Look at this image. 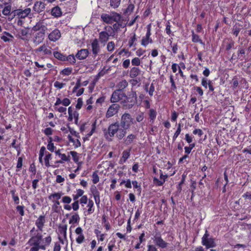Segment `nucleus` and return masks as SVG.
I'll list each match as a JSON object with an SVG mask.
<instances>
[{"instance_id":"64","label":"nucleus","mask_w":251,"mask_h":251,"mask_svg":"<svg viewBox=\"0 0 251 251\" xmlns=\"http://www.w3.org/2000/svg\"><path fill=\"white\" fill-rule=\"evenodd\" d=\"M147 251H158L157 249L154 245H148Z\"/></svg>"},{"instance_id":"53","label":"nucleus","mask_w":251,"mask_h":251,"mask_svg":"<svg viewBox=\"0 0 251 251\" xmlns=\"http://www.w3.org/2000/svg\"><path fill=\"white\" fill-rule=\"evenodd\" d=\"M170 81L171 83V90L173 91L176 90V86L173 75H171L170 76Z\"/></svg>"},{"instance_id":"9","label":"nucleus","mask_w":251,"mask_h":251,"mask_svg":"<svg viewBox=\"0 0 251 251\" xmlns=\"http://www.w3.org/2000/svg\"><path fill=\"white\" fill-rule=\"evenodd\" d=\"M147 30L146 34L142 38L141 40V45L144 47H146L149 44L152 43L153 41L151 38V25H149L147 27Z\"/></svg>"},{"instance_id":"60","label":"nucleus","mask_w":251,"mask_h":251,"mask_svg":"<svg viewBox=\"0 0 251 251\" xmlns=\"http://www.w3.org/2000/svg\"><path fill=\"white\" fill-rule=\"evenodd\" d=\"M82 85L81 83V80L80 78L77 80V81L75 84V86L74 87L73 89V92L74 93Z\"/></svg>"},{"instance_id":"54","label":"nucleus","mask_w":251,"mask_h":251,"mask_svg":"<svg viewBox=\"0 0 251 251\" xmlns=\"http://www.w3.org/2000/svg\"><path fill=\"white\" fill-rule=\"evenodd\" d=\"M131 64L133 66H139L141 64L140 59L138 57H135L132 59Z\"/></svg>"},{"instance_id":"43","label":"nucleus","mask_w":251,"mask_h":251,"mask_svg":"<svg viewBox=\"0 0 251 251\" xmlns=\"http://www.w3.org/2000/svg\"><path fill=\"white\" fill-rule=\"evenodd\" d=\"M134 7V5L133 4H129L125 10V13L128 15L130 14L133 12Z\"/></svg>"},{"instance_id":"47","label":"nucleus","mask_w":251,"mask_h":251,"mask_svg":"<svg viewBox=\"0 0 251 251\" xmlns=\"http://www.w3.org/2000/svg\"><path fill=\"white\" fill-rule=\"evenodd\" d=\"M120 2L121 0H110V5L115 8L119 6Z\"/></svg>"},{"instance_id":"37","label":"nucleus","mask_w":251,"mask_h":251,"mask_svg":"<svg viewBox=\"0 0 251 251\" xmlns=\"http://www.w3.org/2000/svg\"><path fill=\"white\" fill-rule=\"evenodd\" d=\"M110 15L111 16V19L112 22H118L119 21L121 18V16L120 14L116 13V12H112L110 13Z\"/></svg>"},{"instance_id":"19","label":"nucleus","mask_w":251,"mask_h":251,"mask_svg":"<svg viewBox=\"0 0 251 251\" xmlns=\"http://www.w3.org/2000/svg\"><path fill=\"white\" fill-rule=\"evenodd\" d=\"M29 29L28 28H20L18 30L17 37L23 40L26 39L28 37Z\"/></svg>"},{"instance_id":"25","label":"nucleus","mask_w":251,"mask_h":251,"mask_svg":"<svg viewBox=\"0 0 251 251\" xmlns=\"http://www.w3.org/2000/svg\"><path fill=\"white\" fill-rule=\"evenodd\" d=\"M130 150H126L123 151L122 153V156L120 160V164H123L124 163L126 162V160L130 156Z\"/></svg>"},{"instance_id":"30","label":"nucleus","mask_w":251,"mask_h":251,"mask_svg":"<svg viewBox=\"0 0 251 251\" xmlns=\"http://www.w3.org/2000/svg\"><path fill=\"white\" fill-rule=\"evenodd\" d=\"M101 20L107 24H111L113 23L111 19V16L110 14L103 13L101 15Z\"/></svg>"},{"instance_id":"61","label":"nucleus","mask_w":251,"mask_h":251,"mask_svg":"<svg viewBox=\"0 0 251 251\" xmlns=\"http://www.w3.org/2000/svg\"><path fill=\"white\" fill-rule=\"evenodd\" d=\"M54 109L60 113L66 114L67 108L65 107L58 106L55 107Z\"/></svg>"},{"instance_id":"10","label":"nucleus","mask_w":251,"mask_h":251,"mask_svg":"<svg viewBox=\"0 0 251 251\" xmlns=\"http://www.w3.org/2000/svg\"><path fill=\"white\" fill-rule=\"evenodd\" d=\"M126 97L125 93H121L119 90H115L112 93L110 101L112 103H116L122 99V97Z\"/></svg>"},{"instance_id":"35","label":"nucleus","mask_w":251,"mask_h":251,"mask_svg":"<svg viewBox=\"0 0 251 251\" xmlns=\"http://www.w3.org/2000/svg\"><path fill=\"white\" fill-rule=\"evenodd\" d=\"M53 55L56 59L61 60L65 61L66 56L58 51H54L53 52Z\"/></svg>"},{"instance_id":"3","label":"nucleus","mask_w":251,"mask_h":251,"mask_svg":"<svg viewBox=\"0 0 251 251\" xmlns=\"http://www.w3.org/2000/svg\"><path fill=\"white\" fill-rule=\"evenodd\" d=\"M133 123V118L127 113L123 114L121 118L120 126L122 128L129 129Z\"/></svg>"},{"instance_id":"41","label":"nucleus","mask_w":251,"mask_h":251,"mask_svg":"<svg viewBox=\"0 0 251 251\" xmlns=\"http://www.w3.org/2000/svg\"><path fill=\"white\" fill-rule=\"evenodd\" d=\"M104 32H107V33L110 36H113L114 35V31L113 28L111 26H106L104 28Z\"/></svg>"},{"instance_id":"46","label":"nucleus","mask_w":251,"mask_h":251,"mask_svg":"<svg viewBox=\"0 0 251 251\" xmlns=\"http://www.w3.org/2000/svg\"><path fill=\"white\" fill-rule=\"evenodd\" d=\"M125 184V186L127 188H131V181L129 179H127V180H122L121 182L120 185L121 186L123 184Z\"/></svg>"},{"instance_id":"7","label":"nucleus","mask_w":251,"mask_h":251,"mask_svg":"<svg viewBox=\"0 0 251 251\" xmlns=\"http://www.w3.org/2000/svg\"><path fill=\"white\" fill-rule=\"evenodd\" d=\"M14 16H17L20 19H24L26 17L30 16L31 17V9L30 8H25L24 10L21 9H16L13 11Z\"/></svg>"},{"instance_id":"33","label":"nucleus","mask_w":251,"mask_h":251,"mask_svg":"<svg viewBox=\"0 0 251 251\" xmlns=\"http://www.w3.org/2000/svg\"><path fill=\"white\" fill-rule=\"evenodd\" d=\"M192 41L194 43H200L201 45H204L203 42L202 41V40L200 39V36L195 34L194 31L192 32Z\"/></svg>"},{"instance_id":"13","label":"nucleus","mask_w":251,"mask_h":251,"mask_svg":"<svg viewBox=\"0 0 251 251\" xmlns=\"http://www.w3.org/2000/svg\"><path fill=\"white\" fill-rule=\"evenodd\" d=\"M42 238L41 234H37L32 236L28 241L27 244L30 246H38L40 245V242Z\"/></svg>"},{"instance_id":"20","label":"nucleus","mask_w":251,"mask_h":251,"mask_svg":"<svg viewBox=\"0 0 251 251\" xmlns=\"http://www.w3.org/2000/svg\"><path fill=\"white\" fill-rule=\"evenodd\" d=\"M89 54V51L87 49H81L78 50L75 57L79 60L85 59Z\"/></svg>"},{"instance_id":"22","label":"nucleus","mask_w":251,"mask_h":251,"mask_svg":"<svg viewBox=\"0 0 251 251\" xmlns=\"http://www.w3.org/2000/svg\"><path fill=\"white\" fill-rule=\"evenodd\" d=\"M68 120L72 121L73 118L78 119L79 114L76 111H73L71 106L68 108Z\"/></svg>"},{"instance_id":"21","label":"nucleus","mask_w":251,"mask_h":251,"mask_svg":"<svg viewBox=\"0 0 251 251\" xmlns=\"http://www.w3.org/2000/svg\"><path fill=\"white\" fill-rule=\"evenodd\" d=\"M136 138V135L134 134L131 133L128 134L126 137L124 138V143L126 145L131 144Z\"/></svg>"},{"instance_id":"39","label":"nucleus","mask_w":251,"mask_h":251,"mask_svg":"<svg viewBox=\"0 0 251 251\" xmlns=\"http://www.w3.org/2000/svg\"><path fill=\"white\" fill-rule=\"evenodd\" d=\"M157 113L155 110L153 109H151L149 110V116L151 119V121H153L156 117Z\"/></svg>"},{"instance_id":"31","label":"nucleus","mask_w":251,"mask_h":251,"mask_svg":"<svg viewBox=\"0 0 251 251\" xmlns=\"http://www.w3.org/2000/svg\"><path fill=\"white\" fill-rule=\"evenodd\" d=\"M84 193V191L83 190L80 189H77L76 191V194L72 195L73 200L78 201V199L80 197H82Z\"/></svg>"},{"instance_id":"8","label":"nucleus","mask_w":251,"mask_h":251,"mask_svg":"<svg viewBox=\"0 0 251 251\" xmlns=\"http://www.w3.org/2000/svg\"><path fill=\"white\" fill-rule=\"evenodd\" d=\"M120 108L119 104L117 103H113L110 105L108 107L105 114V117L107 118H109L116 115L119 111Z\"/></svg>"},{"instance_id":"49","label":"nucleus","mask_w":251,"mask_h":251,"mask_svg":"<svg viewBox=\"0 0 251 251\" xmlns=\"http://www.w3.org/2000/svg\"><path fill=\"white\" fill-rule=\"evenodd\" d=\"M241 30V28L240 27L234 25L233 27L232 33L235 36H237Z\"/></svg>"},{"instance_id":"56","label":"nucleus","mask_w":251,"mask_h":251,"mask_svg":"<svg viewBox=\"0 0 251 251\" xmlns=\"http://www.w3.org/2000/svg\"><path fill=\"white\" fill-rule=\"evenodd\" d=\"M88 198L87 196L86 195L83 196L81 197L80 199L79 202H80V204L82 205V206H83L84 204H86L88 202Z\"/></svg>"},{"instance_id":"52","label":"nucleus","mask_w":251,"mask_h":251,"mask_svg":"<svg viewBox=\"0 0 251 251\" xmlns=\"http://www.w3.org/2000/svg\"><path fill=\"white\" fill-rule=\"evenodd\" d=\"M70 154L73 157V160L75 162H77L79 160V157L77 156V153L74 151H71L70 152Z\"/></svg>"},{"instance_id":"28","label":"nucleus","mask_w":251,"mask_h":251,"mask_svg":"<svg viewBox=\"0 0 251 251\" xmlns=\"http://www.w3.org/2000/svg\"><path fill=\"white\" fill-rule=\"evenodd\" d=\"M0 38L5 42H9L12 41L13 38V35L9 32L4 31L3 33V35L0 37Z\"/></svg>"},{"instance_id":"4","label":"nucleus","mask_w":251,"mask_h":251,"mask_svg":"<svg viewBox=\"0 0 251 251\" xmlns=\"http://www.w3.org/2000/svg\"><path fill=\"white\" fill-rule=\"evenodd\" d=\"M201 244L207 249L214 248L216 246L214 239L210 237L207 230H206L201 238Z\"/></svg>"},{"instance_id":"48","label":"nucleus","mask_w":251,"mask_h":251,"mask_svg":"<svg viewBox=\"0 0 251 251\" xmlns=\"http://www.w3.org/2000/svg\"><path fill=\"white\" fill-rule=\"evenodd\" d=\"M72 201V199L68 196H64L62 198V202L65 204H69Z\"/></svg>"},{"instance_id":"29","label":"nucleus","mask_w":251,"mask_h":251,"mask_svg":"<svg viewBox=\"0 0 251 251\" xmlns=\"http://www.w3.org/2000/svg\"><path fill=\"white\" fill-rule=\"evenodd\" d=\"M127 86V81L125 79L122 80L117 84L116 86L117 88H118L117 90H119L120 92L121 91L126 88Z\"/></svg>"},{"instance_id":"15","label":"nucleus","mask_w":251,"mask_h":251,"mask_svg":"<svg viewBox=\"0 0 251 251\" xmlns=\"http://www.w3.org/2000/svg\"><path fill=\"white\" fill-rule=\"evenodd\" d=\"M47 27L42 21H39L32 27V30L35 32H46Z\"/></svg>"},{"instance_id":"27","label":"nucleus","mask_w":251,"mask_h":251,"mask_svg":"<svg viewBox=\"0 0 251 251\" xmlns=\"http://www.w3.org/2000/svg\"><path fill=\"white\" fill-rule=\"evenodd\" d=\"M140 72L141 71L138 68L134 67L130 71L129 76L131 78H134L140 74Z\"/></svg>"},{"instance_id":"58","label":"nucleus","mask_w":251,"mask_h":251,"mask_svg":"<svg viewBox=\"0 0 251 251\" xmlns=\"http://www.w3.org/2000/svg\"><path fill=\"white\" fill-rule=\"evenodd\" d=\"M72 207L74 211H77L79 207V201H74V202L72 204Z\"/></svg>"},{"instance_id":"1","label":"nucleus","mask_w":251,"mask_h":251,"mask_svg":"<svg viewBox=\"0 0 251 251\" xmlns=\"http://www.w3.org/2000/svg\"><path fill=\"white\" fill-rule=\"evenodd\" d=\"M120 126L119 123L115 122L110 124L107 128L103 129L104 136L107 141H112L115 135L118 140L124 139L127 133V129L121 128Z\"/></svg>"},{"instance_id":"18","label":"nucleus","mask_w":251,"mask_h":251,"mask_svg":"<svg viewBox=\"0 0 251 251\" xmlns=\"http://www.w3.org/2000/svg\"><path fill=\"white\" fill-rule=\"evenodd\" d=\"M45 222V217L44 215L40 216L35 221V225L41 231H42L43 230V228Z\"/></svg>"},{"instance_id":"5","label":"nucleus","mask_w":251,"mask_h":251,"mask_svg":"<svg viewBox=\"0 0 251 251\" xmlns=\"http://www.w3.org/2000/svg\"><path fill=\"white\" fill-rule=\"evenodd\" d=\"M63 194V193L60 192L51 194L48 197L49 199L51 200L54 203L52 205V209L55 212H58L59 209L60 202L58 200L61 198Z\"/></svg>"},{"instance_id":"63","label":"nucleus","mask_w":251,"mask_h":251,"mask_svg":"<svg viewBox=\"0 0 251 251\" xmlns=\"http://www.w3.org/2000/svg\"><path fill=\"white\" fill-rule=\"evenodd\" d=\"M65 85V83H61L57 81L54 83V86L58 89L62 88Z\"/></svg>"},{"instance_id":"23","label":"nucleus","mask_w":251,"mask_h":251,"mask_svg":"<svg viewBox=\"0 0 251 251\" xmlns=\"http://www.w3.org/2000/svg\"><path fill=\"white\" fill-rule=\"evenodd\" d=\"M110 36L108 35L107 32L104 31H101L99 33V40L100 42L103 44L104 45L107 42V41L109 40V37Z\"/></svg>"},{"instance_id":"59","label":"nucleus","mask_w":251,"mask_h":251,"mask_svg":"<svg viewBox=\"0 0 251 251\" xmlns=\"http://www.w3.org/2000/svg\"><path fill=\"white\" fill-rule=\"evenodd\" d=\"M231 83L232 84V86L233 88V89L236 88L238 86V81L237 79V78L236 77H234L231 81Z\"/></svg>"},{"instance_id":"42","label":"nucleus","mask_w":251,"mask_h":251,"mask_svg":"<svg viewBox=\"0 0 251 251\" xmlns=\"http://www.w3.org/2000/svg\"><path fill=\"white\" fill-rule=\"evenodd\" d=\"M51 159V154L49 152L46 153V156L45 157V165L46 167H49L50 166V160Z\"/></svg>"},{"instance_id":"16","label":"nucleus","mask_w":251,"mask_h":251,"mask_svg":"<svg viewBox=\"0 0 251 251\" xmlns=\"http://www.w3.org/2000/svg\"><path fill=\"white\" fill-rule=\"evenodd\" d=\"M61 37V33L57 29H55L48 36L49 40L51 41L55 42Z\"/></svg>"},{"instance_id":"2","label":"nucleus","mask_w":251,"mask_h":251,"mask_svg":"<svg viewBox=\"0 0 251 251\" xmlns=\"http://www.w3.org/2000/svg\"><path fill=\"white\" fill-rule=\"evenodd\" d=\"M124 97L126 98V100L122 101L123 106L126 107V108L130 109L132 108L137 100L136 91L131 90V91L129 92L128 96L127 97L126 95V97Z\"/></svg>"},{"instance_id":"38","label":"nucleus","mask_w":251,"mask_h":251,"mask_svg":"<svg viewBox=\"0 0 251 251\" xmlns=\"http://www.w3.org/2000/svg\"><path fill=\"white\" fill-rule=\"evenodd\" d=\"M94 198L95 199L96 203L97 204H99L100 200V194L99 191L95 188L94 191H92Z\"/></svg>"},{"instance_id":"50","label":"nucleus","mask_w":251,"mask_h":251,"mask_svg":"<svg viewBox=\"0 0 251 251\" xmlns=\"http://www.w3.org/2000/svg\"><path fill=\"white\" fill-rule=\"evenodd\" d=\"M115 49V43L113 41L109 42L107 45V49L109 51H112Z\"/></svg>"},{"instance_id":"51","label":"nucleus","mask_w":251,"mask_h":251,"mask_svg":"<svg viewBox=\"0 0 251 251\" xmlns=\"http://www.w3.org/2000/svg\"><path fill=\"white\" fill-rule=\"evenodd\" d=\"M72 72V68H66L63 69L61 71L62 74L66 75H70Z\"/></svg>"},{"instance_id":"26","label":"nucleus","mask_w":251,"mask_h":251,"mask_svg":"<svg viewBox=\"0 0 251 251\" xmlns=\"http://www.w3.org/2000/svg\"><path fill=\"white\" fill-rule=\"evenodd\" d=\"M51 14L53 17L57 18L62 15V11L60 8L57 6L52 8Z\"/></svg>"},{"instance_id":"17","label":"nucleus","mask_w":251,"mask_h":251,"mask_svg":"<svg viewBox=\"0 0 251 251\" xmlns=\"http://www.w3.org/2000/svg\"><path fill=\"white\" fill-rule=\"evenodd\" d=\"M168 177V175H164L161 170H160V179L154 177L153 178V182L157 186H162Z\"/></svg>"},{"instance_id":"34","label":"nucleus","mask_w":251,"mask_h":251,"mask_svg":"<svg viewBox=\"0 0 251 251\" xmlns=\"http://www.w3.org/2000/svg\"><path fill=\"white\" fill-rule=\"evenodd\" d=\"M80 218L77 213L74 214L69 220V224L76 223L79 222Z\"/></svg>"},{"instance_id":"11","label":"nucleus","mask_w":251,"mask_h":251,"mask_svg":"<svg viewBox=\"0 0 251 251\" xmlns=\"http://www.w3.org/2000/svg\"><path fill=\"white\" fill-rule=\"evenodd\" d=\"M91 47L94 57H96V56L100 51V47L98 39H95L92 41L91 43Z\"/></svg>"},{"instance_id":"14","label":"nucleus","mask_w":251,"mask_h":251,"mask_svg":"<svg viewBox=\"0 0 251 251\" xmlns=\"http://www.w3.org/2000/svg\"><path fill=\"white\" fill-rule=\"evenodd\" d=\"M46 4L41 1H37L34 3L33 7V10L36 13H40L43 11L45 9Z\"/></svg>"},{"instance_id":"24","label":"nucleus","mask_w":251,"mask_h":251,"mask_svg":"<svg viewBox=\"0 0 251 251\" xmlns=\"http://www.w3.org/2000/svg\"><path fill=\"white\" fill-rule=\"evenodd\" d=\"M42 51L44 52V54L50 55L51 54L50 48L48 47L45 44H43L36 50V52Z\"/></svg>"},{"instance_id":"57","label":"nucleus","mask_w":251,"mask_h":251,"mask_svg":"<svg viewBox=\"0 0 251 251\" xmlns=\"http://www.w3.org/2000/svg\"><path fill=\"white\" fill-rule=\"evenodd\" d=\"M78 235V237L76 238V242H77V243L80 244L84 241L85 237L83 234Z\"/></svg>"},{"instance_id":"36","label":"nucleus","mask_w":251,"mask_h":251,"mask_svg":"<svg viewBox=\"0 0 251 251\" xmlns=\"http://www.w3.org/2000/svg\"><path fill=\"white\" fill-rule=\"evenodd\" d=\"M94 206V202L92 200H89L88 203L87 204L88 213L89 214H91L93 213L94 211V209L93 208Z\"/></svg>"},{"instance_id":"44","label":"nucleus","mask_w":251,"mask_h":251,"mask_svg":"<svg viewBox=\"0 0 251 251\" xmlns=\"http://www.w3.org/2000/svg\"><path fill=\"white\" fill-rule=\"evenodd\" d=\"M65 60H67L71 64H74L75 63V58L73 54L66 56Z\"/></svg>"},{"instance_id":"6","label":"nucleus","mask_w":251,"mask_h":251,"mask_svg":"<svg viewBox=\"0 0 251 251\" xmlns=\"http://www.w3.org/2000/svg\"><path fill=\"white\" fill-rule=\"evenodd\" d=\"M155 245L158 247L159 248L164 249L168 247L169 243L165 242L161 237L160 234H156L152 237Z\"/></svg>"},{"instance_id":"40","label":"nucleus","mask_w":251,"mask_h":251,"mask_svg":"<svg viewBox=\"0 0 251 251\" xmlns=\"http://www.w3.org/2000/svg\"><path fill=\"white\" fill-rule=\"evenodd\" d=\"M11 6L10 5H8L2 10V13L5 16H8L11 13Z\"/></svg>"},{"instance_id":"45","label":"nucleus","mask_w":251,"mask_h":251,"mask_svg":"<svg viewBox=\"0 0 251 251\" xmlns=\"http://www.w3.org/2000/svg\"><path fill=\"white\" fill-rule=\"evenodd\" d=\"M33 247L30 249V251H38L39 249L45 250L46 249L45 245H38L32 246Z\"/></svg>"},{"instance_id":"12","label":"nucleus","mask_w":251,"mask_h":251,"mask_svg":"<svg viewBox=\"0 0 251 251\" xmlns=\"http://www.w3.org/2000/svg\"><path fill=\"white\" fill-rule=\"evenodd\" d=\"M45 32H37L34 35L33 38V42L35 46H37L41 43L44 39Z\"/></svg>"},{"instance_id":"55","label":"nucleus","mask_w":251,"mask_h":251,"mask_svg":"<svg viewBox=\"0 0 251 251\" xmlns=\"http://www.w3.org/2000/svg\"><path fill=\"white\" fill-rule=\"evenodd\" d=\"M24 206L23 205H18L16 207V210L19 213L21 216H24L25 214L24 212Z\"/></svg>"},{"instance_id":"62","label":"nucleus","mask_w":251,"mask_h":251,"mask_svg":"<svg viewBox=\"0 0 251 251\" xmlns=\"http://www.w3.org/2000/svg\"><path fill=\"white\" fill-rule=\"evenodd\" d=\"M83 105V101L82 99L81 98H79L77 99V103L76 104V108L78 109H80Z\"/></svg>"},{"instance_id":"32","label":"nucleus","mask_w":251,"mask_h":251,"mask_svg":"<svg viewBox=\"0 0 251 251\" xmlns=\"http://www.w3.org/2000/svg\"><path fill=\"white\" fill-rule=\"evenodd\" d=\"M68 138L69 141L73 143V146L75 148H78L81 146L80 142L79 141V140L78 139H74L70 135H68Z\"/></svg>"}]
</instances>
